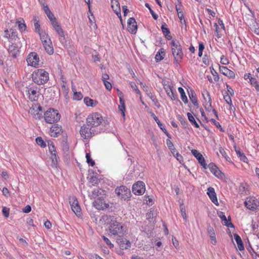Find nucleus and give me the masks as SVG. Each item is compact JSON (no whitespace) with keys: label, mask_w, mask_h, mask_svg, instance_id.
<instances>
[{"label":"nucleus","mask_w":259,"mask_h":259,"mask_svg":"<svg viewBox=\"0 0 259 259\" xmlns=\"http://www.w3.org/2000/svg\"><path fill=\"white\" fill-rule=\"evenodd\" d=\"M32 79L34 83L43 84L49 80V73L44 69H38L32 73Z\"/></svg>","instance_id":"f257e3e1"},{"label":"nucleus","mask_w":259,"mask_h":259,"mask_svg":"<svg viewBox=\"0 0 259 259\" xmlns=\"http://www.w3.org/2000/svg\"><path fill=\"white\" fill-rule=\"evenodd\" d=\"M124 229L123 226L117 222L115 218L113 217L111 219L109 229L112 235L120 236L123 234Z\"/></svg>","instance_id":"f03ea898"},{"label":"nucleus","mask_w":259,"mask_h":259,"mask_svg":"<svg viewBox=\"0 0 259 259\" xmlns=\"http://www.w3.org/2000/svg\"><path fill=\"white\" fill-rule=\"evenodd\" d=\"M171 51L175 58V62L178 64L183 57L182 47L178 40H173L171 42Z\"/></svg>","instance_id":"7ed1b4c3"},{"label":"nucleus","mask_w":259,"mask_h":259,"mask_svg":"<svg viewBox=\"0 0 259 259\" xmlns=\"http://www.w3.org/2000/svg\"><path fill=\"white\" fill-rule=\"evenodd\" d=\"M45 121L50 124L58 122L61 118V115L57 110L50 108L44 115Z\"/></svg>","instance_id":"20e7f679"},{"label":"nucleus","mask_w":259,"mask_h":259,"mask_svg":"<svg viewBox=\"0 0 259 259\" xmlns=\"http://www.w3.org/2000/svg\"><path fill=\"white\" fill-rule=\"evenodd\" d=\"M38 91V87L33 83L27 85L24 89L26 95L31 101L37 100L39 96Z\"/></svg>","instance_id":"39448f33"},{"label":"nucleus","mask_w":259,"mask_h":259,"mask_svg":"<svg viewBox=\"0 0 259 259\" xmlns=\"http://www.w3.org/2000/svg\"><path fill=\"white\" fill-rule=\"evenodd\" d=\"M102 116L97 112L93 113L87 118V125L92 127L99 125L102 123Z\"/></svg>","instance_id":"423d86ee"},{"label":"nucleus","mask_w":259,"mask_h":259,"mask_svg":"<svg viewBox=\"0 0 259 259\" xmlns=\"http://www.w3.org/2000/svg\"><path fill=\"white\" fill-rule=\"evenodd\" d=\"M116 195L124 200L131 197V191L124 186H121L115 190Z\"/></svg>","instance_id":"0eeeda50"},{"label":"nucleus","mask_w":259,"mask_h":259,"mask_svg":"<svg viewBox=\"0 0 259 259\" xmlns=\"http://www.w3.org/2000/svg\"><path fill=\"white\" fill-rule=\"evenodd\" d=\"M94 206L99 210H104L106 208H108L109 207V204L105 200V197L100 196L96 198L94 202Z\"/></svg>","instance_id":"6e6552de"},{"label":"nucleus","mask_w":259,"mask_h":259,"mask_svg":"<svg viewBox=\"0 0 259 259\" xmlns=\"http://www.w3.org/2000/svg\"><path fill=\"white\" fill-rule=\"evenodd\" d=\"M69 200L72 211L77 216L80 217L82 214L81 208L79 205L76 197L74 196H70L69 197Z\"/></svg>","instance_id":"1a4fd4ad"},{"label":"nucleus","mask_w":259,"mask_h":259,"mask_svg":"<svg viewBox=\"0 0 259 259\" xmlns=\"http://www.w3.org/2000/svg\"><path fill=\"white\" fill-rule=\"evenodd\" d=\"M29 113L36 119H40L42 117V107L40 105H32L29 109Z\"/></svg>","instance_id":"9d476101"},{"label":"nucleus","mask_w":259,"mask_h":259,"mask_svg":"<svg viewBox=\"0 0 259 259\" xmlns=\"http://www.w3.org/2000/svg\"><path fill=\"white\" fill-rule=\"evenodd\" d=\"M132 191L135 195H140L145 192V184L142 181H139L133 185Z\"/></svg>","instance_id":"9b49d317"},{"label":"nucleus","mask_w":259,"mask_h":259,"mask_svg":"<svg viewBox=\"0 0 259 259\" xmlns=\"http://www.w3.org/2000/svg\"><path fill=\"white\" fill-rule=\"evenodd\" d=\"M245 206L249 209H256L259 205V202L257 199L253 197L247 198L244 202Z\"/></svg>","instance_id":"f8f14e48"},{"label":"nucleus","mask_w":259,"mask_h":259,"mask_svg":"<svg viewBox=\"0 0 259 259\" xmlns=\"http://www.w3.org/2000/svg\"><path fill=\"white\" fill-rule=\"evenodd\" d=\"M88 125H83L80 130V134L82 138L84 139H90L94 135L91 128L88 127Z\"/></svg>","instance_id":"ddd939ff"},{"label":"nucleus","mask_w":259,"mask_h":259,"mask_svg":"<svg viewBox=\"0 0 259 259\" xmlns=\"http://www.w3.org/2000/svg\"><path fill=\"white\" fill-rule=\"evenodd\" d=\"M26 60L29 65L36 67L38 64L39 60L37 54L35 52H32L29 54Z\"/></svg>","instance_id":"4468645a"},{"label":"nucleus","mask_w":259,"mask_h":259,"mask_svg":"<svg viewBox=\"0 0 259 259\" xmlns=\"http://www.w3.org/2000/svg\"><path fill=\"white\" fill-rule=\"evenodd\" d=\"M22 47L20 44H13L9 46L8 51L9 54L13 57L16 58L19 54L20 49Z\"/></svg>","instance_id":"2eb2a0df"},{"label":"nucleus","mask_w":259,"mask_h":259,"mask_svg":"<svg viewBox=\"0 0 259 259\" xmlns=\"http://www.w3.org/2000/svg\"><path fill=\"white\" fill-rule=\"evenodd\" d=\"M207 167H208L211 172L218 178H223L224 177V174L221 172L214 163H210L208 166L207 165Z\"/></svg>","instance_id":"dca6fc26"},{"label":"nucleus","mask_w":259,"mask_h":259,"mask_svg":"<svg viewBox=\"0 0 259 259\" xmlns=\"http://www.w3.org/2000/svg\"><path fill=\"white\" fill-rule=\"evenodd\" d=\"M127 29L131 33H136L137 30V25L135 18H130L128 20Z\"/></svg>","instance_id":"f3484780"},{"label":"nucleus","mask_w":259,"mask_h":259,"mask_svg":"<svg viewBox=\"0 0 259 259\" xmlns=\"http://www.w3.org/2000/svg\"><path fill=\"white\" fill-rule=\"evenodd\" d=\"M192 154L197 158L199 163L203 166V168L206 169L207 168V164L205 163V160L203 157L202 155L196 150H192L191 151Z\"/></svg>","instance_id":"a211bd4d"},{"label":"nucleus","mask_w":259,"mask_h":259,"mask_svg":"<svg viewBox=\"0 0 259 259\" xmlns=\"http://www.w3.org/2000/svg\"><path fill=\"white\" fill-rule=\"evenodd\" d=\"M48 147L49 151L51 154V158L52 159L53 162H57L59 158L57 155V152L53 142H49Z\"/></svg>","instance_id":"6ab92c4d"},{"label":"nucleus","mask_w":259,"mask_h":259,"mask_svg":"<svg viewBox=\"0 0 259 259\" xmlns=\"http://www.w3.org/2000/svg\"><path fill=\"white\" fill-rule=\"evenodd\" d=\"M62 133V127L58 124H54L50 130V135L51 137H57Z\"/></svg>","instance_id":"aec40b11"},{"label":"nucleus","mask_w":259,"mask_h":259,"mask_svg":"<svg viewBox=\"0 0 259 259\" xmlns=\"http://www.w3.org/2000/svg\"><path fill=\"white\" fill-rule=\"evenodd\" d=\"M207 194H208L211 201L215 205H219V202L214 188L212 187H209L207 189Z\"/></svg>","instance_id":"412c9836"},{"label":"nucleus","mask_w":259,"mask_h":259,"mask_svg":"<svg viewBox=\"0 0 259 259\" xmlns=\"http://www.w3.org/2000/svg\"><path fill=\"white\" fill-rule=\"evenodd\" d=\"M42 43L47 53L49 55L53 54L54 53V49L50 38H48V40H43V42Z\"/></svg>","instance_id":"4be33fe9"},{"label":"nucleus","mask_w":259,"mask_h":259,"mask_svg":"<svg viewBox=\"0 0 259 259\" xmlns=\"http://www.w3.org/2000/svg\"><path fill=\"white\" fill-rule=\"evenodd\" d=\"M111 7L116 14L120 18V20L121 21V11L118 2L116 0H111Z\"/></svg>","instance_id":"5701e85b"},{"label":"nucleus","mask_w":259,"mask_h":259,"mask_svg":"<svg viewBox=\"0 0 259 259\" xmlns=\"http://www.w3.org/2000/svg\"><path fill=\"white\" fill-rule=\"evenodd\" d=\"M220 71L225 75L230 77V78H234L235 76V73L227 68L225 66H220Z\"/></svg>","instance_id":"b1692460"},{"label":"nucleus","mask_w":259,"mask_h":259,"mask_svg":"<svg viewBox=\"0 0 259 259\" xmlns=\"http://www.w3.org/2000/svg\"><path fill=\"white\" fill-rule=\"evenodd\" d=\"M117 242L122 249H126L131 247L130 242L126 239H118Z\"/></svg>","instance_id":"393cba45"},{"label":"nucleus","mask_w":259,"mask_h":259,"mask_svg":"<svg viewBox=\"0 0 259 259\" xmlns=\"http://www.w3.org/2000/svg\"><path fill=\"white\" fill-rule=\"evenodd\" d=\"M207 232L211 239V243L213 245H215L217 243L215 234L213 228L210 225L208 226Z\"/></svg>","instance_id":"a878e982"},{"label":"nucleus","mask_w":259,"mask_h":259,"mask_svg":"<svg viewBox=\"0 0 259 259\" xmlns=\"http://www.w3.org/2000/svg\"><path fill=\"white\" fill-rule=\"evenodd\" d=\"M219 217L222 219V221H224L225 225L228 227L234 228L233 224L230 222V220H227L226 217L224 214V213L222 211H219L218 213Z\"/></svg>","instance_id":"bb28decb"},{"label":"nucleus","mask_w":259,"mask_h":259,"mask_svg":"<svg viewBox=\"0 0 259 259\" xmlns=\"http://www.w3.org/2000/svg\"><path fill=\"white\" fill-rule=\"evenodd\" d=\"M42 8L44 9V10L45 13L46 14V15H47V16L48 17L49 19L50 20L52 24L53 23V22H55L56 21H57L56 19L54 17V15L51 12V11L50 10V9L47 5H46V6L42 7Z\"/></svg>","instance_id":"cd10ccee"},{"label":"nucleus","mask_w":259,"mask_h":259,"mask_svg":"<svg viewBox=\"0 0 259 259\" xmlns=\"http://www.w3.org/2000/svg\"><path fill=\"white\" fill-rule=\"evenodd\" d=\"M161 30L162 33L164 35L165 37L168 40H170L172 38V36L169 35L170 31L169 29L167 27V25L165 23H163L161 26Z\"/></svg>","instance_id":"c85d7f7f"},{"label":"nucleus","mask_w":259,"mask_h":259,"mask_svg":"<svg viewBox=\"0 0 259 259\" xmlns=\"http://www.w3.org/2000/svg\"><path fill=\"white\" fill-rule=\"evenodd\" d=\"M234 239L237 243L238 248L241 251L244 250V246L241 237L237 234L234 235Z\"/></svg>","instance_id":"c756f323"},{"label":"nucleus","mask_w":259,"mask_h":259,"mask_svg":"<svg viewBox=\"0 0 259 259\" xmlns=\"http://www.w3.org/2000/svg\"><path fill=\"white\" fill-rule=\"evenodd\" d=\"M206 95L208 98L207 103H204V107L205 109L207 111H210L211 109V100L210 98V96L208 92H206Z\"/></svg>","instance_id":"7c9ffc66"},{"label":"nucleus","mask_w":259,"mask_h":259,"mask_svg":"<svg viewBox=\"0 0 259 259\" xmlns=\"http://www.w3.org/2000/svg\"><path fill=\"white\" fill-rule=\"evenodd\" d=\"M165 52L163 49H160L155 56V60L156 61H160L164 58Z\"/></svg>","instance_id":"2f4dec72"},{"label":"nucleus","mask_w":259,"mask_h":259,"mask_svg":"<svg viewBox=\"0 0 259 259\" xmlns=\"http://www.w3.org/2000/svg\"><path fill=\"white\" fill-rule=\"evenodd\" d=\"M52 24L59 35H63V34L64 33V31L61 27V26L58 24L57 21H56L55 22H53Z\"/></svg>","instance_id":"473e14b6"},{"label":"nucleus","mask_w":259,"mask_h":259,"mask_svg":"<svg viewBox=\"0 0 259 259\" xmlns=\"http://www.w3.org/2000/svg\"><path fill=\"white\" fill-rule=\"evenodd\" d=\"M189 97L192 103L196 106H198V104L196 94L194 91H192L191 93L189 94Z\"/></svg>","instance_id":"72a5a7b5"},{"label":"nucleus","mask_w":259,"mask_h":259,"mask_svg":"<svg viewBox=\"0 0 259 259\" xmlns=\"http://www.w3.org/2000/svg\"><path fill=\"white\" fill-rule=\"evenodd\" d=\"M178 91L181 94V97L182 101L185 103H187L188 101L184 89L182 87H179L178 88Z\"/></svg>","instance_id":"f704fd0d"},{"label":"nucleus","mask_w":259,"mask_h":259,"mask_svg":"<svg viewBox=\"0 0 259 259\" xmlns=\"http://www.w3.org/2000/svg\"><path fill=\"white\" fill-rule=\"evenodd\" d=\"M234 148H235V151L236 152V154L240 157V160L243 161V162H245L246 160H247V158L245 156L244 153H242L240 151V149L237 148L236 146H234Z\"/></svg>","instance_id":"c9c22d12"},{"label":"nucleus","mask_w":259,"mask_h":259,"mask_svg":"<svg viewBox=\"0 0 259 259\" xmlns=\"http://www.w3.org/2000/svg\"><path fill=\"white\" fill-rule=\"evenodd\" d=\"M180 208L181 212V214L182 215L183 218L184 220H187V214L186 213V210H185V207L184 205L183 201H182V202H180Z\"/></svg>","instance_id":"e433bc0d"},{"label":"nucleus","mask_w":259,"mask_h":259,"mask_svg":"<svg viewBox=\"0 0 259 259\" xmlns=\"http://www.w3.org/2000/svg\"><path fill=\"white\" fill-rule=\"evenodd\" d=\"M84 102L88 106L95 107L97 105L96 102H94L93 100L88 97L84 98Z\"/></svg>","instance_id":"4c0bfd02"},{"label":"nucleus","mask_w":259,"mask_h":259,"mask_svg":"<svg viewBox=\"0 0 259 259\" xmlns=\"http://www.w3.org/2000/svg\"><path fill=\"white\" fill-rule=\"evenodd\" d=\"M187 116L190 122L196 127L198 128L199 127V125L196 121L194 116L190 113H188Z\"/></svg>","instance_id":"58836bf2"},{"label":"nucleus","mask_w":259,"mask_h":259,"mask_svg":"<svg viewBox=\"0 0 259 259\" xmlns=\"http://www.w3.org/2000/svg\"><path fill=\"white\" fill-rule=\"evenodd\" d=\"M18 24V27L21 31L25 30L26 26L24 23V21L23 19L18 20L16 22Z\"/></svg>","instance_id":"ea45409f"},{"label":"nucleus","mask_w":259,"mask_h":259,"mask_svg":"<svg viewBox=\"0 0 259 259\" xmlns=\"http://www.w3.org/2000/svg\"><path fill=\"white\" fill-rule=\"evenodd\" d=\"M151 115L153 117L154 119L155 120V121L157 122V123L158 124V125L159 127L160 128V129L162 131H164L163 128H165L163 126L162 123L159 121L158 117L155 115V114L154 113H151Z\"/></svg>","instance_id":"a19ab883"},{"label":"nucleus","mask_w":259,"mask_h":259,"mask_svg":"<svg viewBox=\"0 0 259 259\" xmlns=\"http://www.w3.org/2000/svg\"><path fill=\"white\" fill-rule=\"evenodd\" d=\"M87 158V162L88 164H90L91 166H94L95 165L94 161L91 158V155L90 153H87L85 155Z\"/></svg>","instance_id":"79ce46f5"},{"label":"nucleus","mask_w":259,"mask_h":259,"mask_svg":"<svg viewBox=\"0 0 259 259\" xmlns=\"http://www.w3.org/2000/svg\"><path fill=\"white\" fill-rule=\"evenodd\" d=\"M35 141L36 143L41 147H45L46 146V143L41 137L36 138Z\"/></svg>","instance_id":"37998d69"},{"label":"nucleus","mask_w":259,"mask_h":259,"mask_svg":"<svg viewBox=\"0 0 259 259\" xmlns=\"http://www.w3.org/2000/svg\"><path fill=\"white\" fill-rule=\"evenodd\" d=\"M145 6L148 8L149 10V11L151 13V14L152 15L153 18L155 19V20H157V18H158V16L157 14H156L150 8V6L149 5V4H148V3H146L145 4Z\"/></svg>","instance_id":"c03bdc74"},{"label":"nucleus","mask_w":259,"mask_h":259,"mask_svg":"<svg viewBox=\"0 0 259 259\" xmlns=\"http://www.w3.org/2000/svg\"><path fill=\"white\" fill-rule=\"evenodd\" d=\"M224 98L227 103L229 104L230 107H231L232 106V100L228 93H226V95H224Z\"/></svg>","instance_id":"a18cd8bd"},{"label":"nucleus","mask_w":259,"mask_h":259,"mask_svg":"<svg viewBox=\"0 0 259 259\" xmlns=\"http://www.w3.org/2000/svg\"><path fill=\"white\" fill-rule=\"evenodd\" d=\"M147 87L145 89V91L146 92L147 96L151 99V100L155 104V102H157V100L156 99L154 96L152 94V93L151 92H148L147 90Z\"/></svg>","instance_id":"49530a36"},{"label":"nucleus","mask_w":259,"mask_h":259,"mask_svg":"<svg viewBox=\"0 0 259 259\" xmlns=\"http://www.w3.org/2000/svg\"><path fill=\"white\" fill-rule=\"evenodd\" d=\"M39 35V36H40V38L42 41V42H43V40H48V35H47L46 34V33L45 32H40V31H39V33H38Z\"/></svg>","instance_id":"de8ad7c7"},{"label":"nucleus","mask_w":259,"mask_h":259,"mask_svg":"<svg viewBox=\"0 0 259 259\" xmlns=\"http://www.w3.org/2000/svg\"><path fill=\"white\" fill-rule=\"evenodd\" d=\"M178 118L180 122L181 123L182 125H183V127L186 128L187 124L185 120V118L180 115L178 116Z\"/></svg>","instance_id":"09e8293b"},{"label":"nucleus","mask_w":259,"mask_h":259,"mask_svg":"<svg viewBox=\"0 0 259 259\" xmlns=\"http://www.w3.org/2000/svg\"><path fill=\"white\" fill-rule=\"evenodd\" d=\"M210 121L212 122L218 128H219L221 132H224V130L222 127L221 125H220L219 122L217 121L215 119L213 118L210 119Z\"/></svg>","instance_id":"8fccbe9b"},{"label":"nucleus","mask_w":259,"mask_h":259,"mask_svg":"<svg viewBox=\"0 0 259 259\" xmlns=\"http://www.w3.org/2000/svg\"><path fill=\"white\" fill-rule=\"evenodd\" d=\"M11 39L10 40V42H12L14 40H15L16 38H17V32L14 31V30L11 29Z\"/></svg>","instance_id":"3c124183"},{"label":"nucleus","mask_w":259,"mask_h":259,"mask_svg":"<svg viewBox=\"0 0 259 259\" xmlns=\"http://www.w3.org/2000/svg\"><path fill=\"white\" fill-rule=\"evenodd\" d=\"M130 85H131V88L133 89V90L134 91H135V92L137 94H141L140 90L138 89L137 86L136 85V84H135V82H131Z\"/></svg>","instance_id":"603ef678"},{"label":"nucleus","mask_w":259,"mask_h":259,"mask_svg":"<svg viewBox=\"0 0 259 259\" xmlns=\"http://www.w3.org/2000/svg\"><path fill=\"white\" fill-rule=\"evenodd\" d=\"M83 96L80 92H74L73 98L75 100H80L82 98Z\"/></svg>","instance_id":"864d4df0"},{"label":"nucleus","mask_w":259,"mask_h":259,"mask_svg":"<svg viewBox=\"0 0 259 259\" xmlns=\"http://www.w3.org/2000/svg\"><path fill=\"white\" fill-rule=\"evenodd\" d=\"M163 85H164V89L165 92H166L167 94H169V93L170 92L173 91L172 87H170L169 85L164 83Z\"/></svg>","instance_id":"5fc2aeb1"},{"label":"nucleus","mask_w":259,"mask_h":259,"mask_svg":"<svg viewBox=\"0 0 259 259\" xmlns=\"http://www.w3.org/2000/svg\"><path fill=\"white\" fill-rule=\"evenodd\" d=\"M11 29H10V30L7 29L5 31L4 33V37L8 38L9 41L11 39V35L12 33Z\"/></svg>","instance_id":"6e6d98bb"},{"label":"nucleus","mask_w":259,"mask_h":259,"mask_svg":"<svg viewBox=\"0 0 259 259\" xmlns=\"http://www.w3.org/2000/svg\"><path fill=\"white\" fill-rule=\"evenodd\" d=\"M103 239L107 245H108L110 248H113L114 247V245L111 243V241L108 238L103 236Z\"/></svg>","instance_id":"4d7b16f0"},{"label":"nucleus","mask_w":259,"mask_h":259,"mask_svg":"<svg viewBox=\"0 0 259 259\" xmlns=\"http://www.w3.org/2000/svg\"><path fill=\"white\" fill-rule=\"evenodd\" d=\"M9 210H10L9 209L7 208L6 207H4L3 208V210H2L3 214L5 217L8 218L9 217Z\"/></svg>","instance_id":"13d9d810"},{"label":"nucleus","mask_w":259,"mask_h":259,"mask_svg":"<svg viewBox=\"0 0 259 259\" xmlns=\"http://www.w3.org/2000/svg\"><path fill=\"white\" fill-rule=\"evenodd\" d=\"M104 84L106 88V89L108 91H110L112 89V85L111 83L107 80L103 81Z\"/></svg>","instance_id":"bf43d9fd"},{"label":"nucleus","mask_w":259,"mask_h":259,"mask_svg":"<svg viewBox=\"0 0 259 259\" xmlns=\"http://www.w3.org/2000/svg\"><path fill=\"white\" fill-rule=\"evenodd\" d=\"M166 144H167V147H168V148L169 149H170L171 150L175 149L174 146L172 143L169 139L166 140Z\"/></svg>","instance_id":"052dcab7"},{"label":"nucleus","mask_w":259,"mask_h":259,"mask_svg":"<svg viewBox=\"0 0 259 259\" xmlns=\"http://www.w3.org/2000/svg\"><path fill=\"white\" fill-rule=\"evenodd\" d=\"M2 192L3 194L6 197H8L10 195L9 191L6 187L3 188Z\"/></svg>","instance_id":"680f3d73"},{"label":"nucleus","mask_w":259,"mask_h":259,"mask_svg":"<svg viewBox=\"0 0 259 259\" xmlns=\"http://www.w3.org/2000/svg\"><path fill=\"white\" fill-rule=\"evenodd\" d=\"M118 109L121 112L123 116H124L125 115L124 111L125 110V105H119L118 106Z\"/></svg>","instance_id":"e2e57ef3"},{"label":"nucleus","mask_w":259,"mask_h":259,"mask_svg":"<svg viewBox=\"0 0 259 259\" xmlns=\"http://www.w3.org/2000/svg\"><path fill=\"white\" fill-rule=\"evenodd\" d=\"M221 63L223 64L226 65L229 63V61L224 56H222L221 58Z\"/></svg>","instance_id":"0e129e2a"},{"label":"nucleus","mask_w":259,"mask_h":259,"mask_svg":"<svg viewBox=\"0 0 259 259\" xmlns=\"http://www.w3.org/2000/svg\"><path fill=\"white\" fill-rule=\"evenodd\" d=\"M35 27V31L37 33H39L40 31V26L39 23L36 22L35 24H34Z\"/></svg>","instance_id":"69168bd1"},{"label":"nucleus","mask_w":259,"mask_h":259,"mask_svg":"<svg viewBox=\"0 0 259 259\" xmlns=\"http://www.w3.org/2000/svg\"><path fill=\"white\" fill-rule=\"evenodd\" d=\"M219 152L223 157H224L225 158H226V157L227 156L226 152L222 147H220Z\"/></svg>","instance_id":"338daca9"},{"label":"nucleus","mask_w":259,"mask_h":259,"mask_svg":"<svg viewBox=\"0 0 259 259\" xmlns=\"http://www.w3.org/2000/svg\"><path fill=\"white\" fill-rule=\"evenodd\" d=\"M31 210V208L30 206L29 205H27L23 209V211L25 213H28V212H30Z\"/></svg>","instance_id":"774afa93"}]
</instances>
